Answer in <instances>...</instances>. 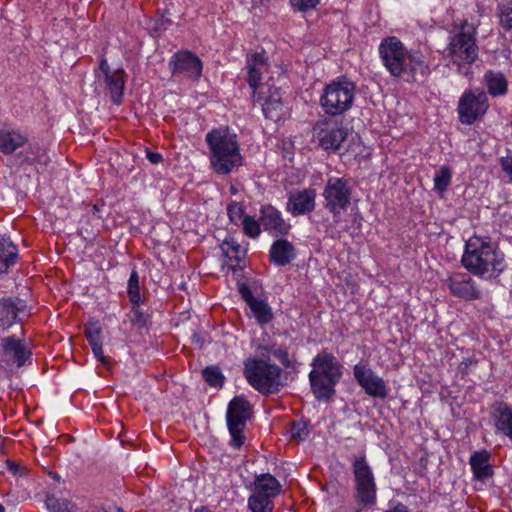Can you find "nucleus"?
Listing matches in <instances>:
<instances>
[{
    "instance_id": "obj_44",
    "label": "nucleus",
    "mask_w": 512,
    "mask_h": 512,
    "mask_svg": "<svg viewBox=\"0 0 512 512\" xmlns=\"http://www.w3.org/2000/svg\"><path fill=\"white\" fill-rule=\"evenodd\" d=\"M147 318V314L144 313L138 306L134 307L129 314L131 323L140 328L146 325Z\"/></svg>"
},
{
    "instance_id": "obj_17",
    "label": "nucleus",
    "mask_w": 512,
    "mask_h": 512,
    "mask_svg": "<svg viewBox=\"0 0 512 512\" xmlns=\"http://www.w3.org/2000/svg\"><path fill=\"white\" fill-rule=\"evenodd\" d=\"M268 63L264 52L253 53L247 57L246 69L248 74V84L252 90V96L258 101L262 100L261 93L257 94V89L262 85L263 74L268 71Z\"/></svg>"
},
{
    "instance_id": "obj_39",
    "label": "nucleus",
    "mask_w": 512,
    "mask_h": 512,
    "mask_svg": "<svg viewBox=\"0 0 512 512\" xmlns=\"http://www.w3.org/2000/svg\"><path fill=\"white\" fill-rule=\"evenodd\" d=\"M128 294L130 297V301L133 304H138L140 301V293H139V280L138 274L136 271H133L128 280Z\"/></svg>"
},
{
    "instance_id": "obj_16",
    "label": "nucleus",
    "mask_w": 512,
    "mask_h": 512,
    "mask_svg": "<svg viewBox=\"0 0 512 512\" xmlns=\"http://www.w3.org/2000/svg\"><path fill=\"white\" fill-rule=\"evenodd\" d=\"M1 360L12 362L18 367L23 366L31 357V351L21 339L16 336L0 338Z\"/></svg>"
},
{
    "instance_id": "obj_4",
    "label": "nucleus",
    "mask_w": 512,
    "mask_h": 512,
    "mask_svg": "<svg viewBox=\"0 0 512 512\" xmlns=\"http://www.w3.org/2000/svg\"><path fill=\"white\" fill-rule=\"evenodd\" d=\"M477 29L473 23L463 20L460 24H454L450 36L447 57L457 67V72L464 76L471 74L470 66L478 58V46L476 44Z\"/></svg>"
},
{
    "instance_id": "obj_31",
    "label": "nucleus",
    "mask_w": 512,
    "mask_h": 512,
    "mask_svg": "<svg viewBox=\"0 0 512 512\" xmlns=\"http://www.w3.org/2000/svg\"><path fill=\"white\" fill-rule=\"evenodd\" d=\"M221 251L230 261H235V265H231L232 269L241 267L240 263L243 261L246 251L237 243L233 238L226 239L222 242Z\"/></svg>"
},
{
    "instance_id": "obj_23",
    "label": "nucleus",
    "mask_w": 512,
    "mask_h": 512,
    "mask_svg": "<svg viewBox=\"0 0 512 512\" xmlns=\"http://www.w3.org/2000/svg\"><path fill=\"white\" fill-rule=\"evenodd\" d=\"M17 159L21 165H34L44 169L50 162V157L47 154V150L37 143L30 144L25 152H21L17 155Z\"/></svg>"
},
{
    "instance_id": "obj_46",
    "label": "nucleus",
    "mask_w": 512,
    "mask_h": 512,
    "mask_svg": "<svg viewBox=\"0 0 512 512\" xmlns=\"http://www.w3.org/2000/svg\"><path fill=\"white\" fill-rule=\"evenodd\" d=\"M238 291H239L241 297L243 298V300L248 304L249 307L251 306V304L253 302H256L258 300V299L254 298L250 288L244 283H242L238 286Z\"/></svg>"
},
{
    "instance_id": "obj_32",
    "label": "nucleus",
    "mask_w": 512,
    "mask_h": 512,
    "mask_svg": "<svg viewBox=\"0 0 512 512\" xmlns=\"http://www.w3.org/2000/svg\"><path fill=\"white\" fill-rule=\"evenodd\" d=\"M452 174L453 173L451 168L446 165L441 166L438 170H436L433 182L434 190L437 191L439 195L442 196L450 186Z\"/></svg>"
},
{
    "instance_id": "obj_19",
    "label": "nucleus",
    "mask_w": 512,
    "mask_h": 512,
    "mask_svg": "<svg viewBox=\"0 0 512 512\" xmlns=\"http://www.w3.org/2000/svg\"><path fill=\"white\" fill-rule=\"evenodd\" d=\"M260 224L274 236L286 235L290 229L289 224L283 220L281 213L270 205L262 207Z\"/></svg>"
},
{
    "instance_id": "obj_47",
    "label": "nucleus",
    "mask_w": 512,
    "mask_h": 512,
    "mask_svg": "<svg viewBox=\"0 0 512 512\" xmlns=\"http://www.w3.org/2000/svg\"><path fill=\"white\" fill-rule=\"evenodd\" d=\"M0 250L2 253L17 250L12 241L5 234L0 233Z\"/></svg>"
},
{
    "instance_id": "obj_25",
    "label": "nucleus",
    "mask_w": 512,
    "mask_h": 512,
    "mask_svg": "<svg viewBox=\"0 0 512 512\" xmlns=\"http://www.w3.org/2000/svg\"><path fill=\"white\" fill-rule=\"evenodd\" d=\"M27 142V137L21 132L0 127V151L4 154H12L17 148Z\"/></svg>"
},
{
    "instance_id": "obj_50",
    "label": "nucleus",
    "mask_w": 512,
    "mask_h": 512,
    "mask_svg": "<svg viewBox=\"0 0 512 512\" xmlns=\"http://www.w3.org/2000/svg\"><path fill=\"white\" fill-rule=\"evenodd\" d=\"M146 158L152 164H158L163 160V156L160 153L151 151L149 149L146 150Z\"/></svg>"
},
{
    "instance_id": "obj_7",
    "label": "nucleus",
    "mask_w": 512,
    "mask_h": 512,
    "mask_svg": "<svg viewBox=\"0 0 512 512\" xmlns=\"http://www.w3.org/2000/svg\"><path fill=\"white\" fill-rule=\"evenodd\" d=\"M355 92L356 86L352 81L338 78L324 87L320 97L321 107L328 115H342L352 107Z\"/></svg>"
},
{
    "instance_id": "obj_49",
    "label": "nucleus",
    "mask_w": 512,
    "mask_h": 512,
    "mask_svg": "<svg viewBox=\"0 0 512 512\" xmlns=\"http://www.w3.org/2000/svg\"><path fill=\"white\" fill-rule=\"evenodd\" d=\"M7 468L8 470L14 475H23L24 469L20 467L18 463H15L14 461L7 460Z\"/></svg>"
},
{
    "instance_id": "obj_35",
    "label": "nucleus",
    "mask_w": 512,
    "mask_h": 512,
    "mask_svg": "<svg viewBox=\"0 0 512 512\" xmlns=\"http://www.w3.org/2000/svg\"><path fill=\"white\" fill-rule=\"evenodd\" d=\"M45 503L50 512H74L75 510V504L65 498L48 496Z\"/></svg>"
},
{
    "instance_id": "obj_8",
    "label": "nucleus",
    "mask_w": 512,
    "mask_h": 512,
    "mask_svg": "<svg viewBox=\"0 0 512 512\" xmlns=\"http://www.w3.org/2000/svg\"><path fill=\"white\" fill-rule=\"evenodd\" d=\"M252 406L243 396L234 397L227 409V426L231 435L230 445L239 449L245 441L243 430L247 420L250 418Z\"/></svg>"
},
{
    "instance_id": "obj_48",
    "label": "nucleus",
    "mask_w": 512,
    "mask_h": 512,
    "mask_svg": "<svg viewBox=\"0 0 512 512\" xmlns=\"http://www.w3.org/2000/svg\"><path fill=\"white\" fill-rule=\"evenodd\" d=\"M91 349L93 351L95 358H97L104 365L108 364V359L104 356L103 353L102 343L91 346Z\"/></svg>"
},
{
    "instance_id": "obj_9",
    "label": "nucleus",
    "mask_w": 512,
    "mask_h": 512,
    "mask_svg": "<svg viewBox=\"0 0 512 512\" xmlns=\"http://www.w3.org/2000/svg\"><path fill=\"white\" fill-rule=\"evenodd\" d=\"M352 187L344 177H329L323 190L325 207L337 219L350 205Z\"/></svg>"
},
{
    "instance_id": "obj_34",
    "label": "nucleus",
    "mask_w": 512,
    "mask_h": 512,
    "mask_svg": "<svg viewBox=\"0 0 512 512\" xmlns=\"http://www.w3.org/2000/svg\"><path fill=\"white\" fill-rule=\"evenodd\" d=\"M250 309L260 324H267L273 319L272 309L265 301L257 300L253 302Z\"/></svg>"
},
{
    "instance_id": "obj_20",
    "label": "nucleus",
    "mask_w": 512,
    "mask_h": 512,
    "mask_svg": "<svg viewBox=\"0 0 512 512\" xmlns=\"http://www.w3.org/2000/svg\"><path fill=\"white\" fill-rule=\"evenodd\" d=\"M315 192L305 189L289 196L287 208L293 215L306 214L314 210Z\"/></svg>"
},
{
    "instance_id": "obj_5",
    "label": "nucleus",
    "mask_w": 512,
    "mask_h": 512,
    "mask_svg": "<svg viewBox=\"0 0 512 512\" xmlns=\"http://www.w3.org/2000/svg\"><path fill=\"white\" fill-rule=\"evenodd\" d=\"M311 366L309 380L312 392L318 400H329L342 376V365L335 356L323 352L313 358Z\"/></svg>"
},
{
    "instance_id": "obj_2",
    "label": "nucleus",
    "mask_w": 512,
    "mask_h": 512,
    "mask_svg": "<svg viewBox=\"0 0 512 512\" xmlns=\"http://www.w3.org/2000/svg\"><path fill=\"white\" fill-rule=\"evenodd\" d=\"M461 263L468 272L483 280L496 279L506 268L505 257L500 249L479 236L466 241Z\"/></svg>"
},
{
    "instance_id": "obj_26",
    "label": "nucleus",
    "mask_w": 512,
    "mask_h": 512,
    "mask_svg": "<svg viewBox=\"0 0 512 512\" xmlns=\"http://www.w3.org/2000/svg\"><path fill=\"white\" fill-rule=\"evenodd\" d=\"M492 416L497 431L512 440V408L505 403H497Z\"/></svg>"
},
{
    "instance_id": "obj_18",
    "label": "nucleus",
    "mask_w": 512,
    "mask_h": 512,
    "mask_svg": "<svg viewBox=\"0 0 512 512\" xmlns=\"http://www.w3.org/2000/svg\"><path fill=\"white\" fill-rule=\"evenodd\" d=\"M353 372L355 379L368 395L378 398L386 397L387 389L384 380L371 369L363 364H357Z\"/></svg>"
},
{
    "instance_id": "obj_14",
    "label": "nucleus",
    "mask_w": 512,
    "mask_h": 512,
    "mask_svg": "<svg viewBox=\"0 0 512 512\" xmlns=\"http://www.w3.org/2000/svg\"><path fill=\"white\" fill-rule=\"evenodd\" d=\"M169 66L174 76L198 80L202 73V62L190 51H180L174 54Z\"/></svg>"
},
{
    "instance_id": "obj_6",
    "label": "nucleus",
    "mask_w": 512,
    "mask_h": 512,
    "mask_svg": "<svg viewBox=\"0 0 512 512\" xmlns=\"http://www.w3.org/2000/svg\"><path fill=\"white\" fill-rule=\"evenodd\" d=\"M282 369L263 358L249 357L244 361L243 374L247 382L264 395L276 393L282 386Z\"/></svg>"
},
{
    "instance_id": "obj_43",
    "label": "nucleus",
    "mask_w": 512,
    "mask_h": 512,
    "mask_svg": "<svg viewBox=\"0 0 512 512\" xmlns=\"http://www.w3.org/2000/svg\"><path fill=\"white\" fill-rule=\"evenodd\" d=\"M500 23L503 28L512 30V0L501 8Z\"/></svg>"
},
{
    "instance_id": "obj_28",
    "label": "nucleus",
    "mask_w": 512,
    "mask_h": 512,
    "mask_svg": "<svg viewBox=\"0 0 512 512\" xmlns=\"http://www.w3.org/2000/svg\"><path fill=\"white\" fill-rule=\"evenodd\" d=\"M266 118L278 121L281 118L283 104L277 88L269 89V96L261 103Z\"/></svg>"
},
{
    "instance_id": "obj_52",
    "label": "nucleus",
    "mask_w": 512,
    "mask_h": 512,
    "mask_svg": "<svg viewBox=\"0 0 512 512\" xmlns=\"http://www.w3.org/2000/svg\"><path fill=\"white\" fill-rule=\"evenodd\" d=\"M195 512H212L208 507L202 506L200 508H197Z\"/></svg>"
},
{
    "instance_id": "obj_36",
    "label": "nucleus",
    "mask_w": 512,
    "mask_h": 512,
    "mask_svg": "<svg viewBox=\"0 0 512 512\" xmlns=\"http://www.w3.org/2000/svg\"><path fill=\"white\" fill-rule=\"evenodd\" d=\"M205 381L214 387H222L224 383V375L217 366H208L202 372Z\"/></svg>"
},
{
    "instance_id": "obj_12",
    "label": "nucleus",
    "mask_w": 512,
    "mask_h": 512,
    "mask_svg": "<svg viewBox=\"0 0 512 512\" xmlns=\"http://www.w3.org/2000/svg\"><path fill=\"white\" fill-rule=\"evenodd\" d=\"M95 75L99 81L103 82L112 102L116 105L121 104L125 87L124 70L122 68L112 70L107 60L102 58Z\"/></svg>"
},
{
    "instance_id": "obj_38",
    "label": "nucleus",
    "mask_w": 512,
    "mask_h": 512,
    "mask_svg": "<svg viewBox=\"0 0 512 512\" xmlns=\"http://www.w3.org/2000/svg\"><path fill=\"white\" fill-rule=\"evenodd\" d=\"M243 227L244 233L255 239L260 234V224L255 220L254 217L245 216L242 222L240 223Z\"/></svg>"
},
{
    "instance_id": "obj_15",
    "label": "nucleus",
    "mask_w": 512,
    "mask_h": 512,
    "mask_svg": "<svg viewBox=\"0 0 512 512\" xmlns=\"http://www.w3.org/2000/svg\"><path fill=\"white\" fill-rule=\"evenodd\" d=\"M314 137L325 150H338L347 137V130L338 125L319 122L313 129Z\"/></svg>"
},
{
    "instance_id": "obj_13",
    "label": "nucleus",
    "mask_w": 512,
    "mask_h": 512,
    "mask_svg": "<svg viewBox=\"0 0 512 512\" xmlns=\"http://www.w3.org/2000/svg\"><path fill=\"white\" fill-rule=\"evenodd\" d=\"M445 284L448 286L453 296L466 301L478 300L482 297V292L477 283L467 273H452L445 280Z\"/></svg>"
},
{
    "instance_id": "obj_27",
    "label": "nucleus",
    "mask_w": 512,
    "mask_h": 512,
    "mask_svg": "<svg viewBox=\"0 0 512 512\" xmlns=\"http://www.w3.org/2000/svg\"><path fill=\"white\" fill-rule=\"evenodd\" d=\"M281 487V484L273 475L263 473L255 477L253 492L273 499L280 494Z\"/></svg>"
},
{
    "instance_id": "obj_11",
    "label": "nucleus",
    "mask_w": 512,
    "mask_h": 512,
    "mask_svg": "<svg viewBox=\"0 0 512 512\" xmlns=\"http://www.w3.org/2000/svg\"><path fill=\"white\" fill-rule=\"evenodd\" d=\"M488 108V97L480 89L466 91L459 100L458 113L463 124L471 125L485 114Z\"/></svg>"
},
{
    "instance_id": "obj_42",
    "label": "nucleus",
    "mask_w": 512,
    "mask_h": 512,
    "mask_svg": "<svg viewBox=\"0 0 512 512\" xmlns=\"http://www.w3.org/2000/svg\"><path fill=\"white\" fill-rule=\"evenodd\" d=\"M309 435L308 425L306 422L298 421L294 422L291 427V436L294 439L303 441Z\"/></svg>"
},
{
    "instance_id": "obj_29",
    "label": "nucleus",
    "mask_w": 512,
    "mask_h": 512,
    "mask_svg": "<svg viewBox=\"0 0 512 512\" xmlns=\"http://www.w3.org/2000/svg\"><path fill=\"white\" fill-rule=\"evenodd\" d=\"M258 351L260 352L261 357L267 361L270 360V356H273L277 360L280 361V363L288 368L291 366V362L289 360V353L285 346L278 345L276 343H269L265 345H259Z\"/></svg>"
},
{
    "instance_id": "obj_24",
    "label": "nucleus",
    "mask_w": 512,
    "mask_h": 512,
    "mask_svg": "<svg viewBox=\"0 0 512 512\" xmlns=\"http://www.w3.org/2000/svg\"><path fill=\"white\" fill-rule=\"evenodd\" d=\"M295 248L286 239L276 240L270 248V259L277 266H285L295 259Z\"/></svg>"
},
{
    "instance_id": "obj_37",
    "label": "nucleus",
    "mask_w": 512,
    "mask_h": 512,
    "mask_svg": "<svg viewBox=\"0 0 512 512\" xmlns=\"http://www.w3.org/2000/svg\"><path fill=\"white\" fill-rule=\"evenodd\" d=\"M85 335L90 346L102 343V329L98 322H91L85 327Z\"/></svg>"
},
{
    "instance_id": "obj_51",
    "label": "nucleus",
    "mask_w": 512,
    "mask_h": 512,
    "mask_svg": "<svg viewBox=\"0 0 512 512\" xmlns=\"http://www.w3.org/2000/svg\"><path fill=\"white\" fill-rule=\"evenodd\" d=\"M501 166L506 173L512 175V157H502Z\"/></svg>"
},
{
    "instance_id": "obj_45",
    "label": "nucleus",
    "mask_w": 512,
    "mask_h": 512,
    "mask_svg": "<svg viewBox=\"0 0 512 512\" xmlns=\"http://www.w3.org/2000/svg\"><path fill=\"white\" fill-rule=\"evenodd\" d=\"M320 0H290L293 8L301 12H306L316 8Z\"/></svg>"
},
{
    "instance_id": "obj_30",
    "label": "nucleus",
    "mask_w": 512,
    "mask_h": 512,
    "mask_svg": "<svg viewBox=\"0 0 512 512\" xmlns=\"http://www.w3.org/2000/svg\"><path fill=\"white\" fill-rule=\"evenodd\" d=\"M484 81L490 95L502 96L507 92V80L501 72L487 71L484 75Z\"/></svg>"
},
{
    "instance_id": "obj_10",
    "label": "nucleus",
    "mask_w": 512,
    "mask_h": 512,
    "mask_svg": "<svg viewBox=\"0 0 512 512\" xmlns=\"http://www.w3.org/2000/svg\"><path fill=\"white\" fill-rule=\"evenodd\" d=\"M356 497L365 506H372L376 502V483L371 467L364 456L353 462Z\"/></svg>"
},
{
    "instance_id": "obj_3",
    "label": "nucleus",
    "mask_w": 512,
    "mask_h": 512,
    "mask_svg": "<svg viewBox=\"0 0 512 512\" xmlns=\"http://www.w3.org/2000/svg\"><path fill=\"white\" fill-rule=\"evenodd\" d=\"M205 141L210 150V166L215 173L226 175L242 165L243 158L237 135L228 127L212 129L206 134Z\"/></svg>"
},
{
    "instance_id": "obj_40",
    "label": "nucleus",
    "mask_w": 512,
    "mask_h": 512,
    "mask_svg": "<svg viewBox=\"0 0 512 512\" xmlns=\"http://www.w3.org/2000/svg\"><path fill=\"white\" fill-rule=\"evenodd\" d=\"M227 213L230 221L236 225H239L246 216L244 215L243 206L238 202L230 203L227 207Z\"/></svg>"
},
{
    "instance_id": "obj_53",
    "label": "nucleus",
    "mask_w": 512,
    "mask_h": 512,
    "mask_svg": "<svg viewBox=\"0 0 512 512\" xmlns=\"http://www.w3.org/2000/svg\"><path fill=\"white\" fill-rule=\"evenodd\" d=\"M0 512H5V509L1 504H0Z\"/></svg>"
},
{
    "instance_id": "obj_41",
    "label": "nucleus",
    "mask_w": 512,
    "mask_h": 512,
    "mask_svg": "<svg viewBox=\"0 0 512 512\" xmlns=\"http://www.w3.org/2000/svg\"><path fill=\"white\" fill-rule=\"evenodd\" d=\"M17 257V250L2 253L0 255V274H6L10 266L16 263Z\"/></svg>"
},
{
    "instance_id": "obj_1",
    "label": "nucleus",
    "mask_w": 512,
    "mask_h": 512,
    "mask_svg": "<svg viewBox=\"0 0 512 512\" xmlns=\"http://www.w3.org/2000/svg\"><path fill=\"white\" fill-rule=\"evenodd\" d=\"M379 54L390 74L406 82L424 80L430 74L424 55L419 51H407L396 37L384 39L379 45Z\"/></svg>"
},
{
    "instance_id": "obj_22",
    "label": "nucleus",
    "mask_w": 512,
    "mask_h": 512,
    "mask_svg": "<svg viewBox=\"0 0 512 512\" xmlns=\"http://www.w3.org/2000/svg\"><path fill=\"white\" fill-rule=\"evenodd\" d=\"M490 453L487 450L474 452L470 457V466L475 479L486 481L493 475V468L490 464Z\"/></svg>"
},
{
    "instance_id": "obj_21",
    "label": "nucleus",
    "mask_w": 512,
    "mask_h": 512,
    "mask_svg": "<svg viewBox=\"0 0 512 512\" xmlns=\"http://www.w3.org/2000/svg\"><path fill=\"white\" fill-rule=\"evenodd\" d=\"M26 309L24 300L18 297L3 298L0 300V326L9 327L17 319L20 312Z\"/></svg>"
},
{
    "instance_id": "obj_33",
    "label": "nucleus",
    "mask_w": 512,
    "mask_h": 512,
    "mask_svg": "<svg viewBox=\"0 0 512 512\" xmlns=\"http://www.w3.org/2000/svg\"><path fill=\"white\" fill-rule=\"evenodd\" d=\"M248 507L252 512H272L273 499L253 492L248 499Z\"/></svg>"
}]
</instances>
